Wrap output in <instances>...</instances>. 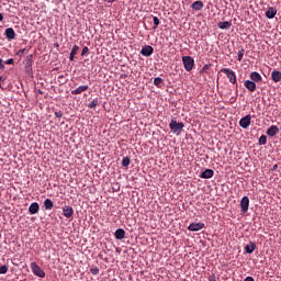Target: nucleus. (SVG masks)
Segmentation results:
<instances>
[{"label":"nucleus","mask_w":281,"mask_h":281,"mask_svg":"<svg viewBox=\"0 0 281 281\" xmlns=\"http://www.w3.org/2000/svg\"><path fill=\"white\" fill-rule=\"evenodd\" d=\"M169 128L171 133L175 135H179L183 128H186V124L183 122H177V119H171V122L169 123Z\"/></svg>","instance_id":"f257e3e1"},{"label":"nucleus","mask_w":281,"mask_h":281,"mask_svg":"<svg viewBox=\"0 0 281 281\" xmlns=\"http://www.w3.org/2000/svg\"><path fill=\"white\" fill-rule=\"evenodd\" d=\"M182 64L186 71H192L194 69V58L192 56H182Z\"/></svg>","instance_id":"f03ea898"},{"label":"nucleus","mask_w":281,"mask_h":281,"mask_svg":"<svg viewBox=\"0 0 281 281\" xmlns=\"http://www.w3.org/2000/svg\"><path fill=\"white\" fill-rule=\"evenodd\" d=\"M31 270L37 278H45V270H43L35 261L31 262Z\"/></svg>","instance_id":"7ed1b4c3"},{"label":"nucleus","mask_w":281,"mask_h":281,"mask_svg":"<svg viewBox=\"0 0 281 281\" xmlns=\"http://www.w3.org/2000/svg\"><path fill=\"white\" fill-rule=\"evenodd\" d=\"M222 74H225V76L228 78L231 85H236L237 79H236V72L229 68H223Z\"/></svg>","instance_id":"20e7f679"},{"label":"nucleus","mask_w":281,"mask_h":281,"mask_svg":"<svg viewBox=\"0 0 281 281\" xmlns=\"http://www.w3.org/2000/svg\"><path fill=\"white\" fill-rule=\"evenodd\" d=\"M239 126L241 128H249V126H251V114H247L246 116L240 119Z\"/></svg>","instance_id":"39448f33"},{"label":"nucleus","mask_w":281,"mask_h":281,"mask_svg":"<svg viewBox=\"0 0 281 281\" xmlns=\"http://www.w3.org/2000/svg\"><path fill=\"white\" fill-rule=\"evenodd\" d=\"M240 207H241L243 214H247V212L249 211V198L248 196H244L240 200Z\"/></svg>","instance_id":"423d86ee"},{"label":"nucleus","mask_w":281,"mask_h":281,"mask_svg":"<svg viewBox=\"0 0 281 281\" xmlns=\"http://www.w3.org/2000/svg\"><path fill=\"white\" fill-rule=\"evenodd\" d=\"M205 227L204 223H191L188 226L189 232H201Z\"/></svg>","instance_id":"0eeeda50"},{"label":"nucleus","mask_w":281,"mask_h":281,"mask_svg":"<svg viewBox=\"0 0 281 281\" xmlns=\"http://www.w3.org/2000/svg\"><path fill=\"white\" fill-rule=\"evenodd\" d=\"M4 36L8 38V41H14V38H16V33L14 32V29L8 27L4 31Z\"/></svg>","instance_id":"6e6552de"},{"label":"nucleus","mask_w":281,"mask_h":281,"mask_svg":"<svg viewBox=\"0 0 281 281\" xmlns=\"http://www.w3.org/2000/svg\"><path fill=\"white\" fill-rule=\"evenodd\" d=\"M266 133L269 137H276V135L280 133V127H278V125H271Z\"/></svg>","instance_id":"1a4fd4ad"},{"label":"nucleus","mask_w":281,"mask_h":281,"mask_svg":"<svg viewBox=\"0 0 281 281\" xmlns=\"http://www.w3.org/2000/svg\"><path fill=\"white\" fill-rule=\"evenodd\" d=\"M85 91H89V86H79L75 90H71V95H80V93H85Z\"/></svg>","instance_id":"9d476101"},{"label":"nucleus","mask_w":281,"mask_h":281,"mask_svg":"<svg viewBox=\"0 0 281 281\" xmlns=\"http://www.w3.org/2000/svg\"><path fill=\"white\" fill-rule=\"evenodd\" d=\"M153 52H155V49L153 48V46L146 45V46H144V47L142 48L140 54H142V56L148 57V56H153Z\"/></svg>","instance_id":"9b49d317"},{"label":"nucleus","mask_w":281,"mask_h":281,"mask_svg":"<svg viewBox=\"0 0 281 281\" xmlns=\"http://www.w3.org/2000/svg\"><path fill=\"white\" fill-rule=\"evenodd\" d=\"M276 14H278V9L273 7H269L266 11L267 19H276Z\"/></svg>","instance_id":"f8f14e48"},{"label":"nucleus","mask_w":281,"mask_h":281,"mask_svg":"<svg viewBox=\"0 0 281 281\" xmlns=\"http://www.w3.org/2000/svg\"><path fill=\"white\" fill-rule=\"evenodd\" d=\"M63 212L66 218H71L74 216V207L69 205L64 206Z\"/></svg>","instance_id":"ddd939ff"},{"label":"nucleus","mask_w":281,"mask_h":281,"mask_svg":"<svg viewBox=\"0 0 281 281\" xmlns=\"http://www.w3.org/2000/svg\"><path fill=\"white\" fill-rule=\"evenodd\" d=\"M116 240H123L126 237V232L123 228H117L114 233Z\"/></svg>","instance_id":"4468645a"},{"label":"nucleus","mask_w":281,"mask_h":281,"mask_svg":"<svg viewBox=\"0 0 281 281\" xmlns=\"http://www.w3.org/2000/svg\"><path fill=\"white\" fill-rule=\"evenodd\" d=\"M249 78L252 82H262V76L258 71H252Z\"/></svg>","instance_id":"2eb2a0df"},{"label":"nucleus","mask_w":281,"mask_h":281,"mask_svg":"<svg viewBox=\"0 0 281 281\" xmlns=\"http://www.w3.org/2000/svg\"><path fill=\"white\" fill-rule=\"evenodd\" d=\"M212 177H214V170H212V169H205V170L200 175V178H201V179H212Z\"/></svg>","instance_id":"dca6fc26"},{"label":"nucleus","mask_w":281,"mask_h":281,"mask_svg":"<svg viewBox=\"0 0 281 281\" xmlns=\"http://www.w3.org/2000/svg\"><path fill=\"white\" fill-rule=\"evenodd\" d=\"M41 210V206L38 205V202H33L29 206V212L30 214H38V211Z\"/></svg>","instance_id":"f3484780"},{"label":"nucleus","mask_w":281,"mask_h":281,"mask_svg":"<svg viewBox=\"0 0 281 281\" xmlns=\"http://www.w3.org/2000/svg\"><path fill=\"white\" fill-rule=\"evenodd\" d=\"M244 86L246 87V89H248V91H251V93H254V91H256V81L246 80L244 82Z\"/></svg>","instance_id":"a211bd4d"},{"label":"nucleus","mask_w":281,"mask_h":281,"mask_svg":"<svg viewBox=\"0 0 281 281\" xmlns=\"http://www.w3.org/2000/svg\"><path fill=\"white\" fill-rule=\"evenodd\" d=\"M271 78L273 82H281V71L280 70H273L271 72Z\"/></svg>","instance_id":"6ab92c4d"},{"label":"nucleus","mask_w":281,"mask_h":281,"mask_svg":"<svg viewBox=\"0 0 281 281\" xmlns=\"http://www.w3.org/2000/svg\"><path fill=\"white\" fill-rule=\"evenodd\" d=\"M256 243L250 241L248 245L245 246L246 254H251L252 251H256Z\"/></svg>","instance_id":"aec40b11"},{"label":"nucleus","mask_w":281,"mask_h":281,"mask_svg":"<svg viewBox=\"0 0 281 281\" xmlns=\"http://www.w3.org/2000/svg\"><path fill=\"white\" fill-rule=\"evenodd\" d=\"M217 27H220V30H229V27H232V22L229 21L218 22Z\"/></svg>","instance_id":"412c9836"},{"label":"nucleus","mask_w":281,"mask_h":281,"mask_svg":"<svg viewBox=\"0 0 281 281\" xmlns=\"http://www.w3.org/2000/svg\"><path fill=\"white\" fill-rule=\"evenodd\" d=\"M78 52H80V46L75 45L70 50L69 60H74V58H76V54H78Z\"/></svg>","instance_id":"4be33fe9"},{"label":"nucleus","mask_w":281,"mask_h":281,"mask_svg":"<svg viewBox=\"0 0 281 281\" xmlns=\"http://www.w3.org/2000/svg\"><path fill=\"white\" fill-rule=\"evenodd\" d=\"M191 8H192V10H196V11L203 10V1L198 0V1L193 2L191 4Z\"/></svg>","instance_id":"5701e85b"},{"label":"nucleus","mask_w":281,"mask_h":281,"mask_svg":"<svg viewBox=\"0 0 281 281\" xmlns=\"http://www.w3.org/2000/svg\"><path fill=\"white\" fill-rule=\"evenodd\" d=\"M32 63H34V55H27L24 60L25 67H32Z\"/></svg>","instance_id":"b1692460"},{"label":"nucleus","mask_w":281,"mask_h":281,"mask_svg":"<svg viewBox=\"0 0 281 281\" xmlns=\"http://www.w3.org/2000/svg\"><path fill=\"white\" fill-rule=\"evenodd\" d=\"M44 207L45 210H54V202L49 199H46L44 201Z\"/></svg>","instance_id":"393cba45"},{"label":"nucleus","mask_w":281,"mask_h":281,"mask_svg":"<svg viewBox=\"0 0 281 281\" xmlns=\"http://www.w3.org/2000/svg\"><path fill=\"white\" fill-rule=\"evenodd\" d=\"M128 166H131V158L130 157H124L122 159V167L123 168H128Z\"/></svg>","instance_id":"a878e982"},{"label":"nucleus","mask_w":281,"mask_h":281,"mask_svg":"<svg viewBox=\"0 0 281 281\" xmlns=\"http://www.w3.org/2000/svg\"><path fill=\"white\" fill-rule=\"evenodd\" d=\"M154 85H155V87H161V85H164V79H161V77H156L155 79H154Z\"/></svg>","instance_id":"bb28decb"},{"label":"nucleus","mask_w":281,"mask_h":281,"mask_svg":"<svg viewBox=\"0 0 281 281\" xmlns=\"http://www.w3.org/2000/svg\"><path fill=\"white\" fill-rule=\"evenodd\" d=\"M90 272L92 273V276H98L100 273V268H98V266H94L90 268Z\"/></svg>","instance_id":"cd10ccee"},{"label":"nucleus","mask_w":281,"mask_h":281,"mask_svg":"<svg viewBox=\"0 0 281 281\" xmlns=\"http://www.w3.org/2000/svg\"><path fill=\"white\" fill-rule=\"evenodd\" d=\"M267 144V136L266 135H261L259 137V145L260 146H265Z\"/></svg>","instance_id":"c85d7f7f"},{"label":"nucleus","mask_w":281,"mask_h":281,"mask_svg":"<svg viewBox=\"0 0 281 281\" xmlns=\"http://www.w3.org/2000/svg\"><path fill=\"white\" fill-rule=\"evenodd\" d=\"M95 106H98V99L92 100V101L88 104V109H95Z\"/></svg>","instance_id":"c756f323"},{"label":"nucleus","mask_w":281,"mask_h":281,"mask_svg":"<svg viewBox=\"0 0 281 281\" xmlns=\"http://www.w3.org/2000/svg\"><path fill=\"white\" fill-rule=\"evenodd\" d=\"M8 273V266H0V276H5Z\"/></svg>","instance_id":"7c9ffc66"},{"label":"nucleus","mask_w":281,"mask_h":281,"mask_svg":"<svg viewBox=\"0 0 281 281\" xmlns=\"http://www.w3.org/2000/svg\"><path fill=\"white\" fill-rule=\"evenodd\" d=\"M154 30H157V27H159V18L154 16Z\"/></svg>","instance_id":"2f4dec72"},{"label":"nucleus","mask_w":281,"mask_h":281,"mask_svg":"<svg viewBox=\"0 0 281 281\" xmlns=\"http://www.w3.org/2000/svg\"><path fill=\"white\" fill-rule=\"evenodd\" d=\"M237 56H238V60H243V56H245V49H240L238 53H237Z\"/></svg>","instance_id":"473e14b6"},{"label":"nucleus","mask_w":281,"mask_h":281,"mask_svg":"<svg viewBox=\"0 0 281 281\" xmlns=\"http://www.w3.org/2000/svg\"><path fill=\"white\" fill-rule=\"evenodd\" d=\"M89 54V47L85 46L81 50V56H87Z\"/></svg>","instance_id":"72a5a7b5"},{"label":"nucleus","mask_w":281,"mask_h":281,"mask_svg":"<svg viewBox=\"0 0 281 281\" xmlns=\"http://www.w3.org/2000/svg\"><path fill=\"white\" fill-rule=\"evenodd\" d=\"M24 54H25V48H22L16 52V56H20V57H22Z\"/></svg>","instance_id":"f704fd0d"},{"label":"nucleus","mask_w":281,"mask_h":281,"mask_svg":"<svg viewBox=\"0 0 281 281\" xmlns=\"http://www.w3.org/2000/svg\"><path fill=\"white\" fill-rule=\"evenodd\" d=\"M5 65H14V59L13 58H10L8 59L7 61H4Z\"/></svg>","instance_id":"c9c22d12"},{"label":"nucleus","mask_w":281,"mask_h":281,"mask_svg":"<svg viewBox=\"0 0 281 281\" xmlns=\"http://www.w3.org/2000/svg\"><path fill=\"white\" fill-rule=\"evenodd\" d=\"M55 117H63V112H60V111L55 112Z\"/></svg>","instance_id":"e433bc0d"},{"label":"nucleus","mask_w":281,"mask_h":281,"mask_svg":"<svg viewBox=\"0 0 281 281\" xmlns=\"http://www.w3.org/2000/svg\"><path fill=\"white\" fill-rule=\"evenodd\" d=\"M207 69H210V65L206 64V65L203 66L201 71H207Z\"/></svg>","instance_id":"4c0bfd02"},{"label":"nucleus","mask_w":281,"mask_h":281,"mask_svg":"<svg viewBox=\"0 0 281 281\" xmlns=\"http://www.w3.org/2000/svg\"><path fill=\"white\" fill-rule=\"evenodd\" d=\"M0 69H5V66H3V59L0 58Z\"/></svg>","instance_id":"58836bf2"},{"label":"nucleus","mask_w":281,"mask_h":281,"mask_svg":"<svg viewBox=\"0 0 281 281\" xmlns=\"http://www.w3.org/2000/svg\"><path fill=\"white\" fill-rule=\"evenodd\" d=\"M244 281H256L254 277H247Z\"/></svg>","instance_id":"ea45409f"},{"label":"nucleus","mask_w":281,"mask_h":281,"mask_svg":"<svg viewBox=\"0 0 281 281\" xmlns=\"http://www.w3.org/2000/svg\"><path fill=\"white\" fill-rule=\"evenodd\" d=\"M108 3H114L115 0H106Z\"/></svg>","instance_id":"a19ab883"},{"label":"nucleus","mask_w":281,"mask_h":281,"mask_svg":"<svg viewBox=\"0 0 281 281\" xmlns=\"http://www.w3.org/2000/svg\"><path fill=\"white\" fill-rule=\"evenodd\" d=\"M0 21H3V14L0 13Z\"/></svg>","instance_id":"79ce46f5"},{"label":"nucleus","mask_w":281,"mask_h":281,"mask_svg":"<svg viewBox=\"0 0 281 281\" xmlns=\"http://www.w3.org/2000/svg\"><path fill=\"white\" fill-rule=\"evenodd\" d=\"M277 168H278V165H274V166H273V169L276 170Z\"/></svg>","instance_id":"37998d69"},{"label":"nucleus","mask_w":281,"mask_h":281,"mask_svg":"<svg viewBox=\"0 0 281 281\" xmlns=\"http://www.w3.org/2000/svg\"><path fill=\"white\" fill-rule=\"evenodd\" d=\"M1 80H3V77H0V82H1Z\"/></svg>","instance_id":"c03bdc74"}]
</instances>
